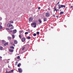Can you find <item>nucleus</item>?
<instances>
[{
  "instance_id": "obj_1",
  "label": "nucleus",
  "mask_w": 73,
  "mask_h": 73,
  "mask_svg": "<svg viewBox=\"0 0 73 73\" xmlns=\"http://www.w3.org/2000/svg\"><path fill=\"white\" fill-rule=\"evenodd\" d=\"M58 6H59L58 7L59 8H65L66 6L65 5H57Z\"/></svg>"
},
{
  "instance_id": "obj_2",
  "label": "nucleus",
  "mask_w": 73,
  "mask_h": 73,
  "mask_svg": "<svg viewBox=\"0 0 73 73\" xmlns=\"http://www.w3.org/2000/svg\"><path fill=\"white\" fill-rule=\"evenodd\" d=\"M31 25L32 27L36 28V23L35 22H34L33 23H31Z\"/></svg>"
},
{
  "instance_id": "obj_3",
  "label": "nucleus",
  "mask_w": 73,
  "mask_h": 73,
  "mask_svg": "<svg viewBox=\"0 0 73 73\" xmlns=\"http://www.w3.org/2000/svg\"><path fill=\"white\" fill-rule=\"evenodd\" d=\"M13 26V25L12 24H8L7 25V26L8 27H12Z\"/></svg>"
},
{
  "instance_id": "obj_4",
  "label": "nucleus",
  "mask_w": 73,
  "mask_h": 73,
  "mask_svg": "<svg viewBox=\"0 0 73 73\" xmlns=\"http://www.w3.org/2000/svg\"><path fill=\"white\" fill-rule=\"evenodd\" d=\"M50 15L49 14V13L47 12L46 13V17H49V16Z\"/></svg>"
},
{
  "instance_id": "obj_5",
  "label": "nucleus",
  "mask_w": 73,
  "mask_h": 73,
  "mask_svg": "<svg viewBox=\"0 0 73 73\" xmlns=\"http://www.w3.org/2000/svg\"><path fill=\"white\" fill-rule=\"evenodd\" d=\"M18 71L19 73H22V69L21 68L18 69Z\"/></svg>"
},
{
  "instance_id": "obj_6",
  "label": "nucleus",
  "mask_w": 73,
  "mask_h": 73,
  "mask_svg": "<svg viewBox=\"0 0 73 73\" xmlns=\"http://www.w3.org/2000/svg\"><path fill=\"white\" fill-rule=\"evenodd\" d=\"M25 40L26 39L25 38H22L21 40H22V42H24V41H25Z\"/></svg>"
},
{
  "instance_id": "obj_7",
  "label": "nucleus",
  "mask_w": 73,
  "mask_h": 73,
  "mask_svg": "<svg viewBox=\"0 0 73 73\" xmlns=\"http://www.w3.org/2000/svg\"><path fill=\"white\" fill-rule=\"evenodd\" d=\"M13 46H15V44L14 43H13V42H11L10 43Z\"/></svg>"
},
{
  "instance_id": "obj_8",
  "label": "nucleus",
  "mask_w": 73,
  "mask_h": 73,
  "mask_svg": "<svg viewBox=\"0 0 73 73\" xmlns=\"http://www.w3.org/2000/svg\"><path fill=\"white\" fill-rule=\"evenodd\" d=\"M9 51L10 52H13V50L12 49H9Z\"/></svg>"
},
{
  "instance_id": "obj_9",
  "label": "nucleus",
  "mask_w": 73,
  "mask_h": 73,
  "mask_svg": "<svg viewBox=\"0 0 73 73\" xmlns=\"http://www.w3.org/2000/svg\"><path fill=\"white\" fill-rule=\"evenodd\" d=\"M17 32V30H16V29L15 30H13V34H15V33H16V32Z\"/></svg>"
},
{
  "instance_id": "obj_10",
  "label": "nucleus",
  "mask_w": 73,
  "mask_h": 73,
  "mask_svg": "<svg viewBox=\"0 0 73 73\" xmlns=\"http://www.w3.org/2000/svg\"><path fill=\"white\" fill-rule=\"evenodd\" d=\"M29 20L30 21H32V20H33V18L30 17L29 18Z\"/></svg>"
},
{
  "instance_id": "obj_11",
  "label": "nucleus",
  "mask_w": 73,
  "mask_h": 73,
  "mask_svg": "<svg viewBox=\"0 0 73 73\" xmlns=\"http://www.w3.org/2000/svg\"><path fill=\"white\" fill-rule=\"evenodd\" d=\"M14 43H15V44H17L18 43L17 41V40H15L14 41Z\"/></svg>"
},
{
  "instance_id": "obj_12",
  "label": "nucleus",
  "mask_w": 73,
  "mask_h": 73,
  "mask_svg": "<svg viewBox=\"0 0 73 73\" xmlns=\"http://www.w3.org/2000/svg\"><path fill=\"white\" fill-rule=\"evenodd\" d=\"M64 13V11H61L60 12V15H62V14H63Z\"/></svg>"
},
{
  "instance_id": "obj_13",
  "label": "nucleus",
  "mask_w": 73,
  "mask_h": 73,
  "mask_svg": "<svg viewBox=\"0 0 73 73\" xmlns=\"http://www.w3.org/2000/svg\"><path fill=\"white\" fill-rule=\"evenodd\" d=\"M9 23H10V24H12L13 23V21H9Z\"/></svg>"
},
{
  "instance_id": "obj_14",
  "label": "nucleus",
  "mask_w": 73,
  "mask_h": 73,
  "mask_svg": "<svg viewBox=\"0 0 73 73\" xmlns=\"http://www.w3.org/2000/svg\"><path fill=\"white\" fill-rule=\"evenodd\" d=\"M43 20H44V22L46 21V18H44L43 19Z\"/></svg>"
},
{
  "instance_id": "obj_15",
  "label": "nucleus",
  "mask_w": 73,
  "mask_h": 73,
  "mask_svg": "<svg viewBox=\"0 0 73 73\" xmlns=\"http://www.w3.org/2000/svg\"><path fill=\"white\" fill-rule=\"evenodd\" d=\"M8 32L9 33H12V30H9V31H8Z\"/></svg>"
},
{
  "instance_id": "obj_16",
  "label": "nucleus",
  "mask_w": 73,
  "mask_h": 73,
  "mask_svg": "<svg viewBox=\"0 0 73 73\" xmlns=\"http://www.w3.org/2000/svg\"><path fill=\"white\" fill-rule=\"evenodd\" d=\"M23 30H21V31H19V33H23Z\"/></svg>"
},
{
  "instance_id": "obj_17",
  "label": "nucleus",
  "mask_w": 73,
  "mask_h": 73,
  "mask_svg": "<svg viewBox=\"0 0 73 73\" xmlns=\"http://www.w3.org/2000/svg\"><path fill=\"white\" fill-rule=\"evenodd\" d=\"M11 27L10 28V29H14V27L12 26V27Z\"/></svg>"
},
{
  "instance_id": "obj_18",
  "label": "nucleus",
  "mask_w": 73,
  "mask_h": 73,
  "mask_svg": "<svg viewBox=\"0 0 73 73\" xmlns=\"http://www.w3.org/2000/svg\"><path fill=\"white\" fill-rule=\"evenodd\" d=\"M10 48L11 49H14V47L13 46H10Z\"/></svg>"
},
{
  "instance_id": "obj_19",
  "label": "nucleus",
  "mask_w": 73,
  "mask_h": 73,
  "mask_svg": "<svg viewBox=\"0 0 73 73\" xmlns=\"http://www.w3.org/2000/svg\"><path fill=\"white\" fill-rule=\"evenodd\" d=\"M8 39L9 40H11V37L9 36L8 37Z\"/></svg>"
},
{
  "instance_id": "obj_20",
  "label": "nucleus",
  "mask_w": 73,
  "mask_h": 73,
  "mask_svg": "<svg viewBox=\"0 0 73 73\" xmlns=\"http://www.w3.org/2000/svg\"><path fill=\"white\" fill-rule=\"evenodd\" d=\"M4 45H5V46H6V45H8V43L7 42L6 43L4 44Z\"/></svg>"
},
{
  "instance_id": "obj_21",
  "label": "nucleus",
  "mask_w": 73,
  "mask_h": 73,
  "mask_svg": "<svg viewBox=\"0 0 73 73\" xmlns=\"http://www.w3.org/2000/svg\"><path fill=\"white\" fill-rule=\"evenodd\" d=\"M20 66H21V63H19L17 65L18 67H19Z\"/></svg>"
},
{
  "instance_id": "obj_22",
  "label": "nucleus",
  "mask_w": 73,
  "mask_h": 73,
  "mask_svg": "<svg viewBox=\"0 0 73 73\" xmlns=\"http://www.w3.org/2000/svg\"><path fill=\"white\" fill-rule=\"evenodd\" d=\"M38 21L40 23H42V21H41V20L40 19H39L38 20Z\"/></svg>"
},
{
  "instance_id": "obj_23",
  "label": "nucleus",
  "mask_w": 73,
  "mask_h": 73,
  "mask_svg": "<svg viewBox=\"0 0 73 73\" xmlns=\"http://www.w3.org/2000/svg\"><path fill=\"white\" fill-rule=\"evenodd\" d=\"M13 38H15V35H12Z\"/></svg>"
},
{
  "instance_id": "obj_24",
  "label": "nucleus",
  "mask_w": 73,
  "mask_h": 73,
  "mask_svg": "<svg viewBox=\"0 0 73 73\" xmlns=\"http://www.w3.org/2000/svg\"><path fill=\"white\" fill-rule=\"evenodd\" d=\"M27 39H31V37L30 36H28L27 37Z\"/></svg>"
},
{
  "instance_id": "obj_25",
  "label": "nucleus",
  "mask_w": 73,
  "mask_h": 73,
  "mask_svg": "<svg viewBox=\"0 0 73 73\" xmlns=\"http://www.w3.org/2000/svg\"><path fill=\"white\" fill-rule=\"evenodd\" d=\"M6 30H7L8 31H9L10 30V29L9 28H6Z\"/></svg>"
},
{
  "instance_id": "obj_26",
  "label": "nucleus",
  "mask_w": 73,
  "mask_h": 73,
  "mask_svg": "<svg viewBox=\"0 0 73 73\" xmlns=\"http://www.w3.org/2000/svg\"><path fill=\"white\" fill-rule=\"evenodd\" d=\"M3 49V47L0 46V50H2Z\"/></svg>"
},
{
  "instance_id": "obj_27",
  "label": "nucleus",
  "mask_w": 73,
  "mask_h": 73,
  "mask_svg": "<svg viewBox=\"0 0 73 73\" xmlns=\"http://www.w3.org/2000/svg\"><path fill=\"white\" fill-rule=\"evenodd\" d=\"M37 35H39L40 34V32H37L36 33Z\"/></svg>"
},
{
  "instance_id": "obj_28",
  "label": "nucleus",
  "mask_w": 73,
  "mask_h": 73,
  "mask_svg": "<svg viewBox=\"0 0 73 73\" xmlns=\"http://www.w3.org/2000/svg\"><path fill=\"white\" fill-rule=\"evenodd\" d=\"M33 36H36V33L34 34L33 35Z\"/></svg>"
},
{
  "instance_id": "obj_29",
  "label": "nucleus",
  "mask_w": 73,
  "mask_h": 73,
  "mask_svg": "<svg viewBox=\"0 0 73 73\" xmlns=\"http://www.w3.org/2000/svg\"><path fill=\"white\" fill-rule=\"evenodd\" d=\"M24 49H25V47H23L22 48V50H24Z\"/></svg>"
},
{
  "instance_id": "obj_30",
  "label": "nucleus",
  "mask_w": 73,
  "mask_h": 73,
  "mask_svg": "<svg viewBox=\"0 0 73 73\" xmlns=\"http://www.w3.org/2000/svg\"><path fill=\"white\" fill-rule=\"evenodd\" d=\"M27 34H28V32H25V35H27Z\"/></svg>"
},
{
  "instance_id": "obj_31",
  "label": "nucleus",
  "mask_w": 73,
  "mask_h": 73,
  "mask_svg": "<svg viewBox=\"0 0 73 73\" xmlns=\"http://www.w3.org/2000/svg\"><path fill=\"white\" fill-rule=\"evenodd\" d=\"M20 58V57L19 56H18L17 57V58L18 59H19Z\"/></svg>"
},
{
  "instance_id": "obj_32",
  "label": "nucleus",
  "mask_w": 73,
  "mask_h": 73,
  "mask_svg": "<svg viewBox=\"0 0 73 73\" xmlns=\"http://www.w3.org/2000/svg\"><path fill=\"white\" fill-rule=\"evenodd\" d=\"M11 73H13V70H12L11 71Z\"/></svg>"
},
{
  "instance_id": "obj_33",
  "label": "nucleus",
  "mask_w": 73,
  "mask_h": 73,
  "mask_svg": "<svg viewBox=\"0 0 73 73\" xmlns=\"http://www.w3.org/2000/svg\"><path fill=\"white\" fill-rule=\"evenodd\" d=\"M2 28H3V27L1 26H0V29H2Z\"/></svg>"
},
{
  "instance_id": "obj_34",
  "label": "nucleus",
  "mask_w": 73,
  "mask_h": 73,
  "mask_svg": "<svg viewBox=\"0 0 73 73\" xmlns=\"http://www.w3.org/2000/svg\"><path fill=\"white\" fill-rule=\"evenodd\" d=\"M19 36L20 38H21V35H19Z\"/></svg>"
},
{
  "instance_id": "obj_35",
  "label": "nucleus",
  "mask_w": 73,
  "mask_h": 73,
  "mask_svg": "<svg viewBox=\"0 0 73 73\" xmlns=\"http://www.w3.org/2000/svg\"><path fill=\"white\" fill-rule=\"evenodd\" d=\"M59 3L60 2H58V3L56 4V7H57V5H58V4H59Z\"/></svg>"
},
{
  "instance_id": "obj_36",
  "label": "nucleus",
  "mask_w": 73,
  "mask_h": 73,
  "mask_svg": "<svg viewBox=\"0 0 73 73\" xmlns=\"http://www.w3.org/2000/svg\"><path fill=\"white\" fill-rule=\"evenodd\" d=\"M18 62H16L15 63L16 65H17V64Z\"/></svg>"
},
{
  "instance_id": "obj_37",
  "label": "nucleus",
  "mask_w": 73,
  "mask_h": 73,
  "mask_svg": "<svg viewBox=\"0 0 73 73\" xmlns=\"http://www.w3.org/2000/svg\"><path fill=\"white\" fill-rule=\"evenodd\" d=\"M38 9H41V8H40V7H38Z\"/></svg>"
},
{
  "instance_id": "obj_38",
  "label": "nucleus",
  "mask_w": 73,
  "mask_h": 73,
  "mask_svg": "<svg viewBox=\"0 0 73 73\" xmlns=\"http://www.w3.org/2000/svg\"><path fill=\"white\" fill-rule=\"evenodd\" d=\"M53 16L54 17H56V16H55V15H53Z\"/></svg>"
},
{
  "instance_id": "obj_39",
  "label": "nucleus",
  "mask_w": 73,
  "mask_h": 73,
  "mask_svg": "<svg viewBox=\"0 0 73 73\" xmlns=\"http://www.w3.org/2000/svg\"><path fill=\"white\" fill-rule=\"evenodd\" d=\"M56 8H54V9L55 10H55L56 11V10H57V9H56Z\"/></svg>"
},
{
  "instance_id": "obj_40",
  "label": "nucleus",
  "mask_w": 73,
  "mask_h": 73,
  "mask_svg": "<svg viewBox=\"0 0 73 73\" xmlns=\"http://www.w3.org/2000/svg\"><path fill=\"white\" fill-rule=\"evenodd\" d=\"M70 8H73V6H71V7Z\"/></svg>"
},
{
  "instance_id": "obj_41",
  "label": "nucleus",
  "mask_w": 73,
  "mask_h": 73,
  "mask_svg": "<svg viewBox=\"0 0 73 73\" xmlns=\"http://www.w3.org/2000/svg\"><path fill=\"white\" fill-rule=\"evenodd\" d=\"M2 42H3V43H4V41L3 40H2Z\"/></svg>"
},
{
  "instance_id": "obj_42",
  "label": "nucleus",
  "mask_w": 73,
  "mask_h": 73,
  "mask_svg": "<svg viewBox=\"0 0 73 73\" xmlns=\"http://www.w3.org/2000/svg\"><path fill=\"white\" fill-rule=\"evenodd\" d=\"M8 72V73H11V71H9V72Z\"/></svg>"
},
{
  "instance_id": "obj_43",
  "label": "nucleus",
  "mask_w": 73,
  "mask_h": 73,
  "mask_svg": "<svg viewBox=\"0 0 73 73\" xmlns=\"http://www.w3.org/2000/svg\"><path fill=\"white\" fill-rule=\"evenodd\" d=\"M57 10V11H59V10H58V9H56Z\"/></svg>"
},
{
  "instance_id": "obj_44",
  "label": "nucleus",
  "mask_w": 73,
  "mask_h": 73,
  "mask_svg": "<svg viewBox=\"0 0 73 73\" xmlns=\"http://www.w3.org/2000/svg\"><path fill=\"white\" fill-rule=\"evenodd\" d=\"M55 11H56V10H54V12H55Z\"/></svg>"
},
{
  "instance_id": "obj_45",
  "label": "nucleus",
  "mask_w": 73,
  "mask_h": 73,
  "mask_svg": "<svg viewBox=\"0 0 73 73\" xmlns=\"http://www.w3.org/2000/svg\"><path fill=\"white\" fill-rule=\"evenodd\" d=\"M55 11H56V12H57V10H56Z\"/></svg>"
},
{
  "instance_id": "obj_46",
  "label": "nucleus",
  "mask_w": 73,
  "mask_h": 73,
  "mask_svg": "<svg viewBox=\"0 0 73 73\" xmlns=\"http://www.w3.org/2000/svg\"><path fill=\"white\" fill-rule=\"evenodd\" d=\"M57 17H58L57 16V15L56 16Z\"/></svg>"
},
{
  "instance_id": "obj_47",
  "label": "nucleus",
  "mask_w": 73,
  "mask_h": 73,
  "mask_svg": "<svg viewBox=\"0 0 73 73\" xmlns=\"http://www.w3.org/2000/svg\"><path fill=\"white\" fill-rule=\"evenodd\" d=\"M60 9V8H59V9H58V10H59V9Z\"/></svg>"
},
{
  "instance_id": "obj_48",
  "label": "nucleus",
  "mask_w": 73,
  "mask_h": 73,
  "mask_svg": "<svg viewBox=\"0 0 73 73\" xmlns=\"http://www.w3.org/2000/svg\"><path fill=\"white\" fill-rule=\"evenodd\" d=\"M6 72L7 73V70H6Z\"/></svg>"
},
{
  "instance_id": "obj_49",
  "label": "nucleus",
  "mask_w": 73,
  "mask_h": 73,
  "mask_svg": "<svg viewBox=\"0 0 73 73\" xmlns=\"http://www.w3.org/2000/svg\"><path fill=\"white\" fill-rule=\"evenodd\" d=\"M9 68H10L9 66Z\"/></svg>"
},
{
  "instance_id": "obj_50",
  "label": "nucleus",
  "mask_w": 73,
  "mask_h": 73,
  "mask_svg": "<svg viewBox=\"0 0 73 73\" xmlns=\"http://www.w3.org/2000/svg\"><path fill=\"white\" fill-rule=\"evenodd\" d=\"M9 72H7V73H9Z\"/></svg>"
},
{
  "instance_id": "obj_51",
  "label": "nucleus",
  "mask_w": 73,
  "mask_h": 73,
  "mask_svg": "<svg viewBox=\"0 0 73 73\" xmlns=\"http://www.w3.org/2000/svg\"><path fill=\"white\" fill-rule=\"evenodd\" d=\"M6 73H7V72H6Z\"/></svg>"
}]
</instances>
